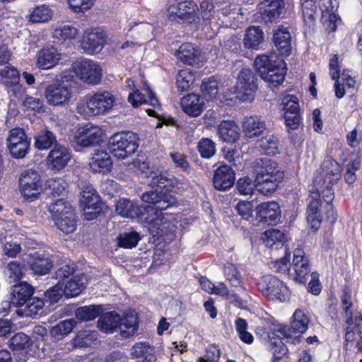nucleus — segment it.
<instances>
[{"instance_id": "nucleus-64", "label": "nucleus", "mask_w": 362, "mask_h": 362, "mask_svg": "<svg viewBox=\"0 0 362 362\" xmlns=\"http://www.w3.org/2000/svg\"><path fill=\"white\" fill-rule=\"evenodd\" d=\"M361 160L359 157L355 156L346 165V173L344 175L345 181L349 184L355 182L356 176L355 172L360 168Z\"/></svg>"}, {"instance_id": "nucleus-55", "label": "nucleus", "mask_w": 362, "mask_h": 362, "mask_svg": "<svg viewBox=\"0 0 362 362\" xmlns=\"http://www.w3.org/2000/svg\"><path fill=\"white\" fill-rule=\"evenodd\" d=\"M279 140L273 135H268L259 141L260 151L268 155L274 156L278 152Z\"/></svg>"}, {"instance_id": "nucleus-9", "label": "nucleus", "mask_w": 362, "mask_h": 362, "mask_svg": "<svg viewBox=\"0 0 362 362\" xmlns=\"http://www.w3.org/2000/svg\"><path fill=\"white\" fill-rule=\"evenodd\" d=\"M73 95L71 86L62 82H54L48 85L45 90V97L47 103L53 106H64L69 103Z\"/></svg>"}, {"instance_id": "nucleus-3", "label": "nucleus", "mask_w": 362, "mask_h": 362, "mask_svg": "<svg viewBox=\"0 0 362 362\" xmlns=\"http://www.w3.org/2000/svg\"><path fill=\"white\" fill-rule=\"evenodd\" d=\"M258 290L269 300L284 302L288 300L290 292L284 283L273 275L262 276L257 282Z\"/></svg>"}, {"instance_id": "nucleus-25", "label": "nucleus", "mask_w": 362, "mask_h": 362, "mask_svg": "<svg viewBox=\"0 0 362 362\" xmlns=\"http://www.w3.org/2000/svg\"><path fill=\"white\" fill-rule=\"evenodd\" d=\"M33 293V287L25 281L16 284L12 288L11 303L15 307H21L31 298Z\"/></svg>"}, {"instance_id": "nucleus-46", "label": "nucleus", "mask_w": 362, "mask_h": 362, "mask_svg": "<svg viewBox=\"0 0 362 362\" xmlns=\"http://www.w3.org/2000/svg\"><path fill=\"white\" fill-rule=\"evenodd\" d=\"M263 240L266 246L279 249L284 245L286 238L279 230L269 229L264 233Z\"/></svg>"}, {"instance_id": "nucleus-23", "label": "nucleus", "mask_w": 362, "mask_h": 362, "mask_svg": "<svg viewBox=\"0 0 362 362\" xmlns=\"http://www.w3.org/2000/svg\"><path fill=\"white\" fill-rule=\"evenodd\" d=\"M284 177H279V175H273L272 177L266 175H256L255 186L256 189L261 194L270 196L279 187V183Z\"/></svg>"}, {"instance_id": "nucleus-51", "label": "nucleus", "mask_w": 362, "mask_h": 362, "mask_svg": "<svg viewBox=\"0 0 362 362\" xmlns=\"http://www.w3.org/2000/svg\"><path fill=\"white\" fill-rule=\"evenodd\" d=\"M75 325L76 321L73 319L61 321L51 329L50 334L56 339H61L73 330Z\"/></svg>"}, {"instance_id": "nucleus-10", "label": "nucleus", "mask_w": 362, "mask_h": 362, "mask_svg": "<svg viewBox=\"0 0 362 362\" xmlns=\"http://www.w3.org/2000/svg\"><path fill=\"white\" fill-rule=\"evenodd\" d=\"M19 187L26 200L32 202L37 199L42 189L40 175L31 169L24 170L19 178Z\"/></svg>"}, {"instance_id": "nucleus-42", "label": "nucleus", "mask_w": 362, "mask_h": 362, "mask_svg": "<svg viewBox=\"0 0 362 362\" xmlns=\"http://www.w3.org/2000/svg\"><path fill=\"white\" fill-rule=\"evenodd\" d=\"M137 316L134 313L128 314L123 317H120L118 328L120 330V336L126 339L132 336L137 330Z\"/></svg>"}, {"instance_id": "nucleus-29", "label": "nucleus", "mask_w": 362, "mask_h": 362, "mask_svg": "<svg viewBox=\"0 0 362 362\" xmlns=\"http://www.w3.org/2000/svg\"><path fill=\"white\" fill-rule=\"evenodd\" d=\"M291 33L289 28L284 25L278 26L274 33V42L282 54H288L291 50Z\"/></svg>"}, {"instance_id": "nucleus-43", "label": "nucleus", "mask_w": 362, "mask_h": 362, "mask_svg": "<svg viewBox=\"0 0 362 362\" xmlns=\"http://www.w3.org/2000/svg\"><path fill=\"white\" fill-rule=\"evenodd\" d=\"M48 211L52 215L53 221L62 218L66 215L70 216L74 212L73 208L69 202L64 199H58L48 206Z\"/></svg>"}, {"instance_id": "nucleus-36", "label": "nucleus", "mask_w": 362, "mask_h": 362, "mask_svg": "<svg viewBox=\"0 0 362 362\" xmlns=\"http://www.w3.org/2000/svg\"><path fill=\"white\" fill-rule=\"evenodd\" d=\"M264 41V33L257 26L249 27L245 33L243 45L248 49H258L259 45Z\"/></svg>"}, {"instance_id": "nucleus-57", "label": "nucleus", "mask_w": 362, "mask_h": 362, "mask_svg": "<svg viewBox=\"0 0 362 362\" xmlns=\"http://www.w3.org/2000/svg\"><path fill=\"white\" fill-rule=\"evenodd\" d=\"M316 10L317 7L314 0H303L302 3V15L303 21L308 26L314 24Z\"/></svg>"}, {"instance_id": "nucleus-2", "label": "nucleus", "mask_w": 362, "mask_h": 362, "mask_svg": "<svg viewBox=\"0 0 362 362\" xmlns=\"http://www.w3.org/2000/svg\"><path fill=\"white\" fill-rule=\"evenodd\" d=\"M333 185L329 183L321 186H315L316 192H312L309 196V205L307 210V220L313 228L317 229L321 223L322 217L319 212V207L321 205L320 196L322 195L324 201L331 204L334 197V191L332 188Z\"/></svg>"}, {"instance_id": "nucleus-17", "label": "nucleus", "mask_w": 362, "mask_h": 362, "mask_svg": "<svg viewBox=\"0 0 362 362\" xmlns=\"http://www.w3.org/2000/svg\"><path fill=\"white\" fill-rule=\"evenodd\" d=\"M71 159V153L69 149L61 145H56L49 153L47 157L48 166L55 170L64 168Z\"/></svg>"}, {"instance_id": "nucleus-20", "label": "nucleus", "mask_w": 362, "mask_h": 362, "mask_svg": "<svg viewBox=\"0 0 362 362\" xmlns=\"http://www.w3.org/2000/svg\"><path fill=\"white\" fill-rule=\"evenodd\" d=\"M292 266L295 272L294 279L299 283H305L310 269L308 258L302 249L296 248L293 251Z\"/></svg>"}, {"instance_id": "nucleus-24", "label": "nucleus", "mask_w": 362, "mask_h": 362, "mask_svg": "<svg viewBox=\"0 0 362 362\" xmlns=\"http://www.w3.org/2000/svg\"><path fill=\"white\" fill-rule=\"evenodd\" d=\"M61 53L51 46L41 49L37 54V65L41 69H49L55 66L61 59Z\"/></svg>"}, {"instance_id": "nucleus-37", "label": "nucleus", "mask_w": 362, "mask_h": 362, "mask_svg": "<svg viewBox=\"0 0 362 362\" xmlns=\"http://www.w3.org/2000/svg\"><path fill=\"white\" fill-rule=\"evenodd\" d=\"M284 7V0H264L260 4V9H264L262 16L267 21H272L278 18Z\"/></svg>"}, {"instance_id": "nucleus-4", "label": "nucleus", "mask_w": 362, "mask_h": 362, "mask_svg": "<svg viewBox=\"0 0 362 362\" xmlns=\"http://www.w3.org/2000/svg\"><path fill=\"white\" fill-rule=\"evenodd\" d=\"M257 78L250 69H243L238 74L235 86L236 97L243 102H252L257 90Z\"/></svg>"}, {"instance_id": "nucleus-12", "label": "nucleus", "mask_w": 362, "mask_h": 362, "mask_svg": "<svg viewBox=\"0 0 362 362\" xmlns=\"http://www.w3.org/2000/svg\"><path fill=\"white\" fill-rule=\"evenodd\" d=\"M115 102L114 95L108 91L97 92L87 97L86 105L93 115H103L110 110Z\"/></svg>"}, {"instance_id": "nucleus-35", "label": "nucleus", "mask_w": 362, "mask_h": 362, "mask_svg": "<svg viewBox=\"0 0 362 362\" xmlns=\"http://www.w3.org/2000/svg\"><path fill=\"white\" fill-rule=\"evenodd\" d=\"M112 165L111 158L105 151H96L91 158L90 168L95 172H108Z\"/></svg>"}, {"instance_id": "nucleus-7", "label": "nucleus", "mask_w": 362, "mask_h": 362, "mask_svg": "<svg viewBox=\"0 0 362 362\" xmlns=\"http://www.w3.org/2000/svg\"><path fill=\"white\" fill-rule=\"evenodd\" d=\"M30 141L22 128L16 127L8 132L6 147L11 157L21 159L28 153Z\"/></svg>"}, {"instance_id": "nucleus-16", "label": "nucleus", "mask_w": 362, "mask_h": 362, "mask_svg": "<svg viewBox=\"0 0 362 362\" xmlns=\"http://www.w3.org/2000/svg\"><path fill=\"white\" fill-rule=\"evenodd\" d=\"M180 107L182 111L189 117H197L204 111L205 103L199 94L192 93L181 98Z\"/></svg>"}, {"instance_id": "nucleus-11", "label": "nucleus", "mask_w": 362, "mask_h": 362, "mask_svg": "<svg viewBox=\"0 0 362 362\" xmlns=\"http://www.w3.org/2000/svg\"><path fill=\"white\" fill-rule=\"evenodd\" d=\"M341 177L339 164L331 158H326L317 171L314 180V186H321L324 184L334 185Z\"/></svg>"}, {"instance_id": "nucleus-15", "label": "nucleus", "mask_w": 362, "mask_h": 362, "mask_svg": "<svg viewBox=\"0 0 362 362\" xmlns=\"http://www.w3.org/2000/svg\"><path fill=\"white\" fill-rule=\"evenodd\" d=\"M345 348L348 349L349 344L356 343V346L362 352V317L348 318L346 320ZM362 362V359L360 360Z\"/></svg>"}, {"instance_id": "nucleus-48", "label": "nucleus", "mask_w": 362, "mask_h": 362, "mask_svg": "<svg viewBox=\"0 0 362 362\" xmlns=\"http://www.w3.org/2000/svg\"><path fill=\"white\" fill-rule=\"evenodd\" d=\"M56 144V136L49 130H42L35 136V146L39 150L48 149Z\"/></svg>"}, {"instance_id": "nucleus-33", "label": "nucleus", "mask_w": 362, "mask_h": 362, "mask_svg": "<svg viewBox=\"0 0 362 362\" xmlns=\"http://www.w3.org/2000/svg\"><path fill=\"white\" fill-rule=\"evenodd\" d=\"M87 279L85 275H76L64 283V291L66 298H72L78 296L85 288Z\"/></svg>"}, {"instance_id": "nucleus-49", "label": "nucleus", "mask_w": 362, "mask_h": 362, "mask_svg": "<svg viewBox=\"0 0 362 362\" xmlns=\"http://www.w3.org/2000/svg\"><path fill=\"white\" fill-rule=\"evenodd\" d=\"M195 81V74L189 69L180 70L176 78L178 90L180 91L188 90Z\"/></svg>"}, {"instance_id": "nucleus-63", "label": "nucleus", "mask_w": 362, "mask_h": 362, "mask_svg": "<svg viewBox=\"0 0 362 362\" xmlns=\"http://www.w3.org/2000/svg\"><path fill=\"white\" fill-rule=\"evenodd\" d=\"M32 344L30 338L24 333L16 334L9 340V347L13 350H21L29 347Z\"/></svg>"}, {"instance_id": "nucleus-26", "label": "nucleus", "mask_w": 362, "mask_h": 362, "mask_svg": "<svg viewBox=\"0 0 362 362\" xmlns=\"http://www.w3.org/2000/svg\"><path fill=\"white\" fill-rule=\"evenodd\" d=\"M253 168L256 175H267L272 177L273 175H279V177H284V171L280 169L277 163L267 157L257 159Z\"/></svg>"}, {"instance_id": "nucleus-40", "label": "nucleus", "mask_w": 362, "mask_h": 362, "mask_svg": "<svg viewBox=\"0 0 362 362\" xmlns=\"http://www.w3.org/2000/svg\"><path fill=\"white\" fill-rule=\"evenodd\" d=\"M276 61H282V59L276 53H270L269 55L260 54L255 58L254 66L261 77L274 67V65L277 64Z\"/></svg>"}, {"instance_id": "nucleus-21", "label": "nucleus", "mask_w": 362, "mask_h": 362, "mask_svg": "<svg viewBox=\"0 0 362 362\" xmlns=\"http://www.w3.org/2000/svg\"><path fill=\"white\" fill-rule=\"evenodd\" d=\"M0 76L4 79L6 86H13L12 91L14 95L20 97L24 90L18 85L20 75L18 70L10 64L0 66Z\"/></svg>"}, {"instance_id": "nucleus-38", "label": "nucleus", "mask_w": 362, "mask_h": 362, "mask_svg": "<svg viewBox=\"0 0 362 362\" xmlns=\"http://www.w3.org/2000/svg\"><path fill=\"white\" fill-rule=\"evenodd\" d=\"M145 92L148 94V99H146L144 94L140 93L139 90L129 93L128 95L129 103L134 107H137L144 103H149L154 107H159L160 104L158 103V100L148 87L145 89Z\"/></svg>"}, {"instance_id": "nucleus-39", "label": "nucleus", "mask_w": 362, "mask_h": 362, "mask_svg": "<svg viewBox=\"0 0 362 362\" xmlns=\"http://www.w3.org/2000/svg\"><path fill=\"white\" fill-rule=\"evenodd\" d=\"M154 347L148 342L136 343L131 349V355L133 358H142L141 362H155L156 357L154 354Z\"/></svg>"}, {"instance_id": "nucleus-1", "label": "nucleus", "mask_w": 362, "mask_h": 362, "mask_svg": "<svg viewBox=\"0 0 362 362\" xmlns=\"http://www.w3.org/2000/svg\"><path fill=\"white\" fill-rule=\"evenodd\" d=\"M138 146V138L131 132L114 134L109 139L107 144L110 153L120 160H124L132 156Z\"/></svg>"}, {"instance_id": "nucleus-45", "label": "nucleus", "mask_w": 362, "mask_h": 362, "mask_svg": "<svg viewBox=\"0 0 362 362\" xmlns=\"http://www.w3.org/2000/svg\"><path fill=\"white\" fill-rule=\"evenodd\" d=\"M223 272L227 281H229L232 286L237 288L238 291H244L245 290L240 272L234 264L227 263L224 265Z\"/></svg>"}, {"instance_id": "nucleus-34", "label": "nucleus", "mask_w": 362, "mask_h": 362, "mask_svg": "<svg viewBox=\"0 0 362 362\" xmlns=\"http://www.w3.org/2000/svg\"><path fill=\"white\" fill-rule=\"evenodd\" d=\"M220 138L228 143L235 142L240 136L239 127L233 121H222L218 127Z\"/></svg>"}, {"instance_id": "nucleus-56", "label": "nucleus", "mask_w": 362, "mask_h": 362, "mask_svg": "<svg viewBox=\"0 0 362 362\" xmlns=\"http://www.w3.org/2000/svg\"><path fill=\"white\" fill-rule=\"evenodd\" d=\"M96 339L95 331L82 330L78 332L73 339V344L76 347H86L90 346L92 341Z\"/></svg>"}, {"instance_id": "nucleus-60", "label": "nucleus", "mask_w": 362, "mask_h": 362, "mask_svg": "<svg viewBox=\"0 0 362 362\" xmlns=\"http://www.w3.org/2000/svg\"><path fill=\"white\" fill-rule=\"evenodd\" d=\"M117 238L118 245L127 249L136 247L141 239L139 234L135 231L125 232L120 234Z\"/></svg>"}, {"instance_id": "nucleus-54", "label": "nucleus", "mask_w": 362, "mask_h": 362, "mask_svg": "<svg viewBox=\"0 0 362 362\" xmlns=\"http://www.w3.org/2000/svg\"><path fill=\"white\" fill-rule=\"evenodd\" d=\"M201 90L207 101L214 100L218 93L217 81L214 77L204 79L201 85Z\"/></svg>"}, {"instance_id": "nucleus-52", "label": "nucleus", "mask_w": 362, "mask_h": 362, "mask_svg": "<svg viewBox=\"0 0 362 362\" xmlns=\"http://www.w3.org/2000/svg\"><path fill=\"white\" fill-rule=\"evenodd\" d=\"M80 204L81 207L102 204L95 189L92 186H86L82 188Z\"/></svg>"}, {"instance_id": "nucleus-27", "label": "nucleus", "mask_w": 362, "mask_h": 362, "mask_svg": "<svg viewBox=\"0 0 362 362\" xmlns=\"http://www.w3.org/2000/svg\"><path fill=\"white\" fill-rule=\"evenodd\" d=\"M53 267V264L48 255L45 252H35L31 255L30 269L34 274L45 275Z\"/></svg>"}, {"instance_id": "nucleus-59", "label": "nucleus", "mask_w": 362, "mask_h": 362, "mask_svg": "<svg viewBox=\"0 0 362 362\" xmlns=\"http://www.w3.org/2000/svg\"><path fill=\"white\" fill-rule=\"evenodd\" d=\"M54 221L58 229L66 234L71 233L76 230L75 214L74 212L71 213L70 216L66 215L64 217L56 219Z\"/></svg>"}, {"instance_id": "nucleus-30", "label": "nucleus", "mask_w": 362, "mask_h": 362, "mask_svg": "<svg viewBox=\"0 0 362 362\" xmlns=\"http://www.w3.org/2000/svg\"><path fill=\"white\" fill-rule=\"evenodd\" d=\"M115 211L119 216L129 218H138L143 214L142 207L130 200L124 199H120L117 202Z\"/></svg>"}, {"instance_id": "nucleus-61", "label": "nucleus", "mask_w": 362, "mask_h": 362, "mask_svg": "<svg viewBox=\"0 0 362 362\" xmlns=\"http://www.w3.org/2000/svg\"><path fill=\"white\" fill-rule=\"evenodd\" d=\"M25 308L22 310L23 315L26 317H35L44 306V301L40 298H31L25 303Z\"/></svg>"}, {"instance_id": "nucleus-22", "label": "nucleus", "mask_w": 362, "mask_h": 362, "mask_svg": "<svg viewBox=\"0 0 362 362\" xmlns=\"http://www.w3.org/2000/svg\"><path fill=\"white\" fill-rule=\"evenodd\" d=\"M105 44V37L102 32H86L81 42L83 49L89 54L100 52Z\"/></svg>"}, {"instance_id": "nucleus-8", "label": "nucleus", "mask_w": 362, "mask_h": 362, "mask_svg": "<svg viewBox=\"0 0 362 362\" xmlns=\"http://www.w3.org/2000/svg\"><path fill=\"white\" fill-rule=\"evenodd\" d=\"M76 75L84 83L96 85L102 78V69L95 62L88 59H78L72 64Z\"/></svg>"}, {"instance_id": "nucleus-62", "label": "nucleus", "mask_w": 362, "mask_h": 362, "mask_svg": "<svg viewBox=\"0 0 362 362\" xmlns=\"http://www.w3.org/2000/svg\"><path fill=\"white\" fill-rule=\"evenodd\" d=\"M197 149L204 158H211L216 153L215 143L210 139L202 138L197 144Z\"/></svg>"}, {"instance_id": "nucleus-44", "label": "nucleus", "mask_w": 362, "mask_h": 362, "mask_svg": "<svg viewBox=\"0 0 362 362\" xmlns=\"http://www.w3.org/2000/svg\"><path fill=\"white\" fill-rule=\"evenodd\" d=\"M78 30L70 24H63L57 26L53 31V37L59 41L75 40L78 35Z\"/></svg>"}, {"instance_id": "nucleus-58", "label": "nucleus", "mask_w": 362, "mask_h": 362, "mask_svg": "<svg viewBox=\"0 0 362 362\" xmlns=\"http://www.w3.org/2000/svg\"><path fill=\"white\" fill-rule=\"evenodd\" d=\"M52 12L49 6L41 5L35 7L30 15V21L33 23H41L49 21Z\"/></svg>"}, {"instance_id": "nucleus-5", "label": "nucleus", "mask_w": 362, "mask_h": 362, "mask_svg": "<svg viewBox=\"0 0 362 362\" xmlns=\"http://www.w3.org/2000/svg\"><path fill=\"white\" fill-rule=\"evenodd\" d=\"M197 6L192 1H183L176 4L169 6L167 9V16L170 21H182L188 24H197L199 22L197 16Z\"/></svg>"}, {"instance_id": "nucleus-31", "label": "nucleus", "mask_w": 362, "mask_h": 362, "mask_svg": "<svg viewBox=\"0 0 362 362\" xmlns=\"http://www.w3.org/2000/svg\"><path fill=\"white\" fill-rule=\"evenodd\" d=\"M177 59L189 65L197 64L201 55L200 50L191 43L182 44L176 52Z\"/></svg>"}, {"instance_id": "nucleus-32", "label": "nucleus", "mask_w": 362, "mask_h": 362, "mask_svg": "<svg viewBox=\"0 0 362 362\" xmlns=\"http://www.w3.org/2000/svg\"><path fill=\"white\" fill-rule=\"evenodd\" d=\"M277 64L269 71H267L261 78L269 85L276 87L281 84L286 73L284 61H276Z\"/></svg>"}, {"instance_id": "nucleus-6", "label": "nucleus", "mask_w": 362, "mask_h": 362, "mask_svg": "<svg viewBox=\"0 0 362 362\" xmlns=\"http://www.w3.org/2000/svg\"><path fill=\"white\" fill-rule=\"evenodd\" d=\"M293 320L291 326H286L280 324H274V332L280 337L286 339L293 338L294 341H298V336L304 333L308 327L309 319L301 310H296L293 314Z\"/></svg>"}, {"instance_id": "nucleus-28", "label": "nucleus", "mask_w": 362, "mask_h": 362, "mask_svg": "<svg viewBox=\"0 0 362 362\" xmlns=\"http://www.w3.org/2000/svg\"><path fill=\"white\" fill-rule=\"evenodd\" d=\"M266 129L265 122L257 115L246 117L243 122V131L248 138L260 136Z\"/></svg>"}, {"instance_id": "nucleus-47", "label": "nucleus", "mask_w": 362, "mask_h": 362, "mask_svg": "<svg viewBox=\"0 0 362 362\" xmlns=\"http://www.w3.org/2000/svg\"><path fill=\"white\" fill-rule=\"evenodd\" d=\"M272 331V334L276 336V338L269 335L270 341L268 342V348L276 359H280L287 354L288 349L282 341L284 337H280L276 332H274V327Z\"/></svg>"}, {"instance_id": "nucleus-18", "label": "nucleus", "mask_w": 362, "mask_h": 362, "mask_svg": "<svg viewBox=\"0 0 362 362\" xmlns=\"http://www.w3.org/2000/svg\"><path fill=\"white\" fill-rule=\"evenodd\" d=\"M235 172L228 165L218 167L214 172L213 183L218 190H226L230 188L235 182Z\"/></svg>"}, {"instance_id": "nucleus-14", "label": "nucleus", "mask_w": 362, "mask_h": 362, "mask_svg": "<svg viewBox=\"0 0 362 362\" xmlns=\"http://www.w3.org/2000/svg\"><path fill=\"white\" fill-rule=\"evenodd\" d=\"M102 136L103 132L100 127L88 124L78 130L75 141L82 147H89L99 144Z\"/></svg>"}, {"instance_id": "nucleus-13", "label": "nucleus", "mask_w": 362, "mask_h": 362, "mask_svg": "<svg viewBox=\"0 0 362 362\" xmlns=\"http://www.w3.org/2000/svg\"><path fill=\"white\" fill-rule=\"evenodd\" d=\"M284 117L288 130L297 129L301 122L298 98L293 95L285 96L282 100Z\"/></svg>"}, {"instance_id": "nucleus-50", "label": "nucleus", "mask_w": 362, "mask_h": 362, "mask_svg": "<svg viewBox=\"0 0 362 362\" xmlns=\"http://www.w3.org/2000/svg\"><path fill=\"white\" fill-rule=\"evenodd\" d=\"M103 311L101 305H91L80 307L76 310L77 319L83 321H90L97 317Z\"/></svg>"}, {"instance_id": "nucleus-53", "label": "nucleus", "mask_w": 362, "mask_h": 362, "mask_svg": "<svg viewBox=\"0 0 362 362\" xmlns=\"http://www.w3.org/2000/svg\"><path fill=\"white\" fill-rule=\"evenodd\" d=\"M199 282L202 288L209 293L221 296H227L229 294V291L223 283H220L218 286H215L214 283L206 277H201Z\"/></svg>"}, {"instance_id": "nucleus-41", "label": "nucleus", "mask_w": 362, "mask_h": 362, "mask_svg": "<svg viewBox=\"0 0 362 362\" xmlns=\"http://www.w3.org/2000/svg\"><path fill=\"white\" fill-rule=\"evenodd\" d=\"M119 320L120 316L116 313H106L99 317L98 327L104 333L111 334L118 328Z\"/></svg>"}, {"instance_id": "nucleus-19", "label": "nucleus", "mask_w": 362, "mask_h": 362, "mask_svg": "<svg viewBox=\"0 0 362 362\" xmlns=\"http://www.w3.org/2000/svg\"><path fill=\"white\" fill-rule=\"evenodd\" d=\"M256 214L261 222L272 225L280 218V208L275 202H264L256 207Z\"/></svg>"}]
</instances>
